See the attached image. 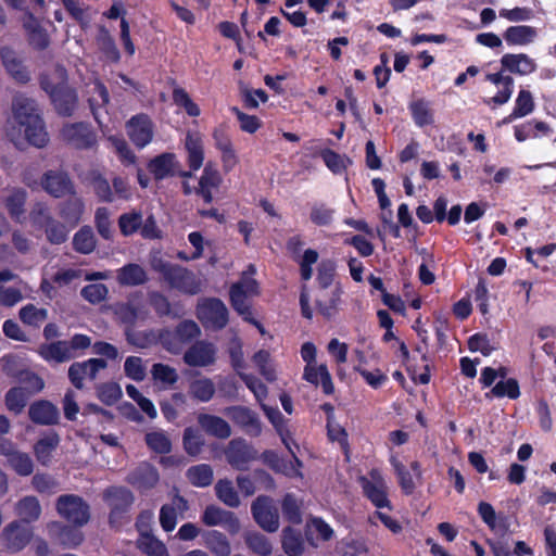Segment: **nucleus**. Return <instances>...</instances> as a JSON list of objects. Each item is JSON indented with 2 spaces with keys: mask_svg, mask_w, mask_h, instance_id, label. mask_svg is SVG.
I'll return each mask as SVG.
<instances>
[{
  "mask_svg": "<svg viewBox=\"0 0 556 556\" xmlns=\"http://www.w3.org/2000/svg\"><path fill=\"white\" fill-rule=\"evenodd\" d=\"M200 334L199 325L192 319H182L174 331L169 328L138 330L135 326L126 329L127 342L134 348H151L157 344L162 348H172L174 342L192 343L199 339Z\"/></svg>",
  "mask_w": 556,
  "mask_h": 556,
  "instance_id": "obj_1",
  "label": "nucleus"
},
{
  "mask_svg": "<svg viewBox=\"0 0 556 556\" xmlns=\"http://www.w3.org/2000/svg\"><path fill=\"white\" fill-rule=\"evenodd\" d=\"M14 125L10 132L11 140L20 150L34 144L35 104L31 98L16 94L12 103Z\"/></svg>",
  "mask_w": 556,
  "mask_h": 556,
  "instance_id": "obj_2",
  "label": "nucleus"
},
{
  "mask_svg": "<svg viewBox=\"0 0 556 556\" xmlns=\"http://www.w3.org/2000/svg\"><path fill=\"white\" fill-rule=\"evenodd\" d=\"M40 87L45 90L54 108V112L62 118H70L78 108L79 97L77 90L70 86L65 70H62L61 80L53 83L48 76L40 77Z\"/></svg>",
  "mask_w": 556,
  "mask_h": 556,
  "instance_id": "obj_3",
  "label": "nucleus"
},
{
  "mask_svg": "<svg viewBox=\"0 0 556 556\" xmlns=\"http://www.w3.org/2000/svg\"><path fill=\"white\" fill-rule=\"evenodd\" d=\"M260 293L258 281L243 276L229 288V302L243 320L256 326L260 332L264 333V326L254 317L251 303V299L258 296Z\"/></svg>",
  "mask_w": 556,
  "mask_h": 556,
  "instance_id": "obj_4",
  "label": "nucleus"
},
{
  "mask_svg": "<svg viewBox=\"0 0 556 556\" xmlns=\"http://www.w3.org/2000/svg\"><path fill=\"white\" fill-rule=\"evenodd\" d=\"M153 269L162 275L169 287L182 294L197 295L202 291L201 280L186 267L160 260L153 263Z\"/></svg>",
  "mask_w": 556,
  "mask_h": 556,
  "instance_id": "obj_5",
  "label": "nucleus"
},
{
  "mask_svg": "<svg viewBox=\"0 0 556 556\" xmlns=\"http://www.w3.org/2000/svg\"><path fill=\"white\" fill-rule=\"evenodd\" d=\"M61 140L75 150H93L99 146V136L90 123H66L60 129Z\"/></svg>",
  "mask_w": 556,
  "mask_h": 556,
  "instance_id": "obj_6",
  "label": "nucleus"
},
{
  "mask_svg": "<svg viewBox=\"0 0 556 556\" xmlns=\"http://www.w3.org/2000/svg\"><path fill=\"white\" fill-rule=\"evenodd\" d=\"M56 513L75 527H84L91 519L90 505L80 495H74V493L56 497Z\"/></svg>",
  "mask_w": 556,
  "mask_h": 556,
  "instance_id": "obj_7",
  "label": "nucleus"
},
{
  "mask_svg": "<svg viewBox=\"0 0 556 556\" xmlns=\"http://www.w3.org/2000/svg\"><path fill=\"white\" fill-rule=\"evenodd\" d=\"M195 315L205 329L220 331L228 323V309L218 298H206L199 301Z\"/></svg>",
  "mask_w": 556,
  "mask_h": 556,
  "instance_id": "obj_8",
  "label": "nucleus"
},
{
  "mask_svg": "<svg viewBox=\"0 0 556 556\" xmlns=\"http://www.w3.org/2000/svg\"><path fill=\"white\" fill-rule=\"evenodd\" d=\"M34 536V527L28 521L16 519L9 522L0 533L3 547L11 552L22 551Z\"/></svg>",
  "mask_w": 556,
  "mask_h": 556,
  "instance_id": "obj_9",
  "label": "nucleus"
},
{
  "mask_svg": "<svg viewBox=\"0 0 556 556\" xmlns=\"http://www.w3.org/2000/svg\"><path fill=\"white\" fill-rule=\"evenodd\" d=\"M227 464L236 470L245 471L256 460L258 451L243 438L231 439L224 450Z\"/></svg>",
  "mask_w": 556,
  "mask_h": 556,
  "instance_id": "obj_10",
  "label": "nucleus"
},
{
  "mask_svg": "<svg viewBox=\"0 0 556 556\" xmlns=\"http://www.w3.org/2000/svg\"><path fill=\"white\" fill-rule=\"evenodd\" d=\"M127 136L137 149L147 147L154 136V124L147 113L132 115L125 125Z\"/></svg>",
  "mask_w": 556,
  "mask_h": 556,
  "instance_id": "obj_11",
  "label": "nucleus"
},
{
  "mask_svg": "<svg viewBox=\"0 0 556 556\" xmlns=\"http://www.w3.org/2000/svg\"><path fill=\"white\" fill-rule=\"evenodd\" d=\"M389 463L396 476L397 483L405 496H410L417 488L416 480L422 479V467L417 460L412 462L409 469L395 456L389 458Z\"/></svg>",
  "mask_w": 556,
  "mask_h": 556,
  "instance_id": "obj_12",
  "label": "nucleus"
},
{
  "mask_svg": "<svg viewBox=\"0 0 556 556\" xmlns=\"http://www.w3.org/2000/svg\"><path fill=\"white\" fill-rule=\"evenodd\" d=\"M251 510L255 521L263 530L275 532L279 528V514L271 497L260 495L253 502Z\"/></svg>",
  "mask_w": 556,
  "mask_h": 556,
  "instance_id": "obj_13",
  "label": "nucleus"
},
{
  "mask_svg": "<svg viewBox=\"0 0 556 556\" xmlns=\"http://www.w3.org/2000/svg\"><path fill=\"white\" fill-rule=\"evenodd\" d=\"M227 414L231 421L248 435L260 437L262 434V421L252 408L241 405L231 406L228 408Z\"/></svg>",
  "mask_w": 556,
  "mask_h": 556,
  "instance_id": "obj_14",
  "label": "nucleus"
},
{
  "mask_svg": "<svg viewBox=\"0 0 556 556\" xmlns=\"http://www.w3.org/2000/svg\"><path fill=\"white\" fill-rule=\"evenodd\" d=\"M43 336L49 343L41 344L39 348H91V339L84 334H76L70 342L53 341L58 337V325L49 323L43 329ZM92 348H114L111 343L98 341Z\"/></svg>",
  "mask_w": 556,
  "mask_h": 556,
  "instance_id": "obj_15",
  "label": "nucleus"
},
{
  "mask_svg": "<svg viewBox=\"0 0 556 556\" xmlns=\"http://www.w3.org/2000/svg\"><path fill=\"white\" fill-rule=\"evenodd\" d=\"M80 528L60 521H53L48 526L51 540H55L64 548H76L84 542L85 535Z\"/></svg>",
  "mask_w": 556,
  "mask_h": 556,
  "instance_id": "obj_16",
  "label": "nucleus"
},
{
  "mask_svg": "<svg viewBox=\"0 0 556 556\" xmlns=\"http://www.w3.org/2000/svg\"><path fill=\"white\" fill-rule=\"evenodd\" d=\"M180 167L181 164L179 163L175 152H162L153 156L147 163L148 172L156 181L176 176L177 168Z\"/></svg>",
  "mask_w": 556,
  "mask_h": 556,
  "instance_id": "obj_17",
  "label": "nucleus"
},
{
  "mask_svg": "<svg viewBox=\"0 0 556 556\" xmlns=\"http://www.w3.org/2000/svg\"><path fill=\"white\" fill-rule=\"evenodd\" d=\"M201 520L208 527L223 526L230 534H236L240 530V522L236 514L229 510H224L215 505L206 506L201 516Z\"/></svg>",
  "mask_w": 556,
  "mask_h": 556,
  "instance_id": "obj_18",
  "label": "nucleus"
},
{
  "mask_svg": "<svg viewBox=\"0 0 556 556\" xmlns=\"http://www.w3.org/2000/svg\"><path fill=\"white\" fill-rule=\"evenodd\" d=\"M106 366L103 358H89L85 362H75L68 368V379L76 389H83L85 378L91 380Z\"/></svg>",
  "mask_w": 556,
  "mask_h": 556,
  "instance_id": "obj_19",
  "label": "nucleus"
},
{
  "mask_svg": "<svg viewBox=\"0 0 556 556\" xmlns=\"http://www.w3.org/2000/svg\"><path fill=\"white\" fill-rule=\"evenodd\" d=\"M43 189L56 198L75 194V186L67 173L49 170L41 178Z\"/></svg>",
  "mask_w": 556,
  "mask_h": 556,
  "instance_id": "obj_20",
  "label": "nucleus"
},
{
  "mask_svg": "<svg viewBox=\"0 0 556 556\" xmlns=\"http://www.w3.org/2000/svg\"><path fill=\"white\" fill-rule=\"evenodd\" d=\"M0 58L7 73L18 84L30 80V72L25 67L22 56L10 47L0 49Z\"/></svg>",
  "mask_w": 556,
  "mask_h": 556,
  "instance_id": "obj_21",
  "label": "nucleus"
},
{
  "mask_svg": "<svg viewBox=\"0 0 556 556\" xmlns=\"http://www.w3.org/2000/svg\"><path fill=\"white\" fill-rule=\"evenodd\" d=\"M159 480L157 469L147 462L139 464L126 478V481L139 492L154 488Z\"/></svg>",
  "mask_w": 556,
  "mask_h": 556,
  "instance_id": "obj_22",
  "label": "nucleus"
},
{
  "mask_svg": "<svg viewBox=\"0 0 556 556\" xmlns=\"http://www.w3.org/2000/svg\"><path fill=\"white\" fill-rule=\"evenodd\" d=\"M506 71L507 70H503L502 67L498 72H495L494 74H485V81H489L497 87H503L501 90L496 92L495 96L489 99H484V103L486 105H503L511 99V94L514 92V79L511 76L505 74Z\"/></svg>",
  "mask_w": 556,
  "mask_h": 556,
  "instance_id": "obj_23",
  "label": "nucleus"
},
{
  "mask_svg": "<svg viewBox=\"0 0 556 556\" xmlns=\"http://www.w3.org/2000/svg\"><path fill=\"white\" fill-rule=\"evenodd\" d=\"M359 483L364 496L378 509H391V503L388 498V489L386 488L384 480L379 477L378 480L371 481L366 477L359 478Z\"/></svg>",
  "mask_w": 556,
  "mask_h": 556,
  "instance_id": "obj_24",
  "label": "nucleus"
},
{
  "mask_svg": "<svg viewBox=\"0 0 556 556\" xmlns=\"http://www.w3.org/2000/svg\"><path fill=\"white\" fill-rule=\"evenodd\" d=\"M260 458L264 465L276 473H281L289 478L303 477L301 472L302 467H298L293 458L292 460H287L280 457L274 450H264Z\"/></svg>",
  "mask_w": 556,
  "mask_h": 556,
  "instance_id": "obj_25",
  "label": "nucleus"
},
{
  "mask_svg": "<svg viewBox=\"0 0 556 556\" xmlns=\"http://www.w3.org/2000/svg\"><path fill=\"white\" fill-rule=\"evenodd\" d=\"M503 70L514 75H531L536 71V62L526 53H506L501 59Z\"/></svg>",
  "mask_w": 556,
  "mask_h": 556,
  "instance_id": "obj_26",
  "label": "nucleus"
},
{
  "mask_svg": "<svg viewBox=\"0 0 556 556\" xmlns=\"http://www.w3.org/2000/svg\"><path fill=\"white\" fill-rule=\"evenodd\" d=\"M187 152V164L191 170H199L204 162V144L199 132L188 131L184 143Z\"/></svg>",
  "mask_w": 556,
  "mask_h": 556,
  "instance_id": "obj_27",
  "label": "nucleus"
},
{
  "mask_svg": "<svg viewBox=\"0 0 556 556\" xmlns=\"http://www.w3.org/2000/svg\"><path fill=\"white\" fill-rule=\"evenodd\" d=\"M315 533L318 540L328 542V540L333 536L334 531L321 517H311L306 520L304 526V539L312 546H316L314 542Z\"/></svg>",
  "mask_w": 556,
  "mask_h": 556,
  "instance_id": "obj_28",
  "label": "nucleus"
},
{
  "mask_svg": "<svg viewBox=\"0 0 556 556\" xmlns=\"http://www.w3.org/2000/svg\"><path fill=\"white\" fill-rule=\"evenodd\" d=\"M198 424L207 434L218 439H227L231 434L228 422L222 417L210 415V413H200Z\"/></svg>",
  "mask_w": 556,
  "mask_h": 556,
  "instance_id": "obj_29",
  "label": "nucleus"
},
{
  "mask_svg": "<svg viewBox=\"0 0 556 556\" xmlns=\"http://www.w3.org/2000/svg\"><path fill=\"white\" fill-rule=\"evenodd\" d=\"M281 545L288 556H302L305 551V539H303L302 531L291 526L283 528Z\"/></svg>",
  "mask_w": 556,
  "mask_h": 556,
  "instance_id": "obj_30",
  "label": "nucleus"
},
{
  "mask_svg": "<svg viewBox=\"0 0 556 556\" xmlns=\"http://www.w3.org/2000/svg\"><path fill=\"white\" fill-rule=\"evenodd\" d=\"M104 498H109L110 508H118L122 511L129 513L134 503V493L125 486H111L104 491Z\"/></svg>",
  "mask_w": 556,
  "mask_h": 556,
  "instance_id": "obj_31",
  "label": "nucleus"
},
{
  "mask_svg": "<svg viewBox=\"0 0 556 556\" xmlns=\"http://www.w3.org/2000/svg\"><path fill=\"white\" fill-rule=\"evenodd\" d=\"M536 37V30L530 25H511L504 33V39L508 46H526Z\"/></svg>",
  "mask_w": 556,
  "mask_h": 556,
  "instance_id": "obj_32",
  "label": "nucleus"
},
{
  "mask_svg": "<svg viewBox=\"0 0 556 556\" xmlns=\"http://www.w3.org/2000/svg\"><path fill=\"white\" fill-rule=\"evenodd\" d=\"M551 126L545 122L529 121L527 123L514 126V137L518 142H523L530 138L548 136Z\"/></svg>",
  "mask_w": 556,
  "mask_h": 556,
  "instance_id": "obj_33",
  "label": "nucleus"
},
{
  "mask_svg": "<svg viewBox=\"0 0 556 556\" xmlns=\"http://www.w3.org/2000/svg\"><path fill=\"white\" fill-rule=\"evenodd\" d=\"M74 251L88 255L97 248V238L91 226L85 225L75 232L72 241Z\"/></svg>",
  "mask_w": 556,
  "mask_h": 556,
  "instance_id": "obj_34",
  "label": "nucleus"
},
{
  "mask_svg": "<svg viewBox=\"0 0 556 556\" xmlns=\"http://www.w3.org/2000/svg\"><path fill=\"white\" fill-rule=\"evenodd\" d=\"M116 279L119 286H142L147 281V274L139 264L129 263L117 270Z\"/></svg>",
  "mask_w": 556,
  "mask_h": 556,
  "instance_id": "obj_35",
  "label": "nucleus"
},
{
  "mask_svg": "<svg viewBox=\"0 0 556 556\" xmlns=\"http://www.w3.org/2000/svg\"><path fill=\"white\" fill-rule=\"evenodd\" d=\"M85 204L79 197H70L60 205V217L71 226H76L84 214Z\"/></svg>",
  "mask_w": 556,
  "mask_h": 556,
  "instance_id": "obj_36",
  "label": "nucleus"
},
{
  "mask_svg": "<svg viewBox=\"0 0 556 556\" xmlns=\"http://www.w3.org/2000/svg\"><path fill=\"white\" fill-rule=\"evenodd\" d=\"M98 48L106 61L111 63H118L121 61V53L116 47V43L109 33V29L104 26H100L98 30Z\"/></svg>",
  "mask_w": 556,
  "mask_h": 556,
  "instance_id": "obj_37",
  "label": "nucleus"
},
{
  "mask_svg": "<svg viewBox=\"0 0 556 556\" xmlns=\"http://www.w3.org/2000/svg\"><path fill=\"white\" fill-rule=\"evenodd\" d=\"M186 478L192 485L205 488L212 484L214 471L207 464L194 465L187 469Z\"/></svg>",
  "mask_w": 556,
  "mask_h": 556,
  "instance_id": "obj_38",
  "label": "nucleus"
},
{
  "mask_svg": "<svg viewBox=\"0 0 556 556\" xmlns=\"http://www.w3.org/2000/svg\"><path fill=\"white\" fill-rule=\"evenodd\" d=\"M484 396L486 399L508 397L510 400H516L520 396L519 383L514 378L501 380L495 383L489 392H485Z\"/></svg>",
  "mask_w": 556,
  "mask_h": 556,
  "instance_id": "obj_39",
  "label": "nucleus"
},
{
  "mask_svg": "<svg viewBox=\"0 0 556 556\" xmlns=\"http://www.w3.org/2000/svg\"><path fill=\"white\" fill-rule=\"evenodd\" d=\"M205 546L216 556H229L230 544L223 532L218 530H210L204 533Z\"/></svg>",
  "mask_w": 556,
  "mask_h": 556,
  "instance_id": "obj_40",
  "label": "nucleus"
},
{
  "mask_svg": "<svg viewBox=\"0 0 556 556\" xmlns=\"http://www.w3.org/2000/svg\"><path fill=\"white\" fill-rule=\"evenodd\" d=\"M281 511L287 521L292 525L303 522L302 506L293 493H286L281 502Z\"/></svg>",
  "mask_w": 556,
  "mask_h": 556,
  "instance_id": "obj_41",
  "label": "nucleus"
},
{
  "mask_svg": "<svg viewBox=\"0 0 556 556\" xmlns=\"http://www.w3.org/2000/svg\"><path fill=\"white\" fill-rule=\"evenodd\" d=\"M216 496L219 502L230 508H237L240 505V497L232 482L228 479H219L215 485Z\"/></svg>",
  "mask_w": 556,
  "mask_h": 556,
  "instance_id": "obj_42",
  "label": "nucleus"
},
{
  "mask_svg": "<svg viewBox=\"0 0 556 556\" xmlns=\"http://www.w3.org/2000/svg\"><path fill=\"white\" fill-rule=\"evenodd\" d=\"M60 422V410L48 400H37V425L54 426Z\"/></svg>",
  "mask_w": 556,
  "mask_h": 556,
  "instance_id": "obj_43",
  "label": "nucleus"
},
{
  "mask_svg": "<svg viewBox=\"0 0 556 556\" xmlns=\"http://www.w3.org/2000/svg\"><path fill=\"white\" fill-rule=\"evenodd\" d=\"M337 263L331 258H325L317 265L316 282L320 290H327L336 278Z\"/></svg>",
  "mask_w": 556,
  "mask_h": 556,
  "instance_id": "obj_44",
  "label": "nucleus"
},
{
  "mask_svg": "<svg viewBox=\"0 0 556 556\" xmlns=\"http://www.w3.org/2000/svg\"><path fill=\"white\" fill-rule=\"evenodd\" d=\"M137 548L147 556H169L166 545L154 534L137 539Z\"/></svg>",
  "mask_w": 556,
  "mask_h": 556,
  "instance_id": "obj_45",
  "label": "nucleus"
},
{
  "mask_svg": "<svg viewBox=\"0 0 556 556\" xmlns=\"http://www.w3.org/2000/svg\"><path fill=\"white\" fill-rule=\"evenodd\" d=\"M2 370L12 377H16L21 381H28L34 376L25 365L14 355H8L1 361Z\"/></svg>",
  "mask_w": 556,
  "mask_h": 556,
  "instance_id": "obj_46",
  "label": "nucleus"
},
{
  "mask_svg": "<svg viewBox=\"0 0 556 556\" xmlns=\"http://www.w3.org/2000/svg\"><path fill=\"white\" fill-rule=\"evenodd\" d=\"M409 111L417 126L426 127L433 124V114L427 100L418 99L413 101L409 104Z\"/></svg>",
  "mask_w": 556,
  "mask_h": 556,
  "instance_id": "obj_47",
  "label": "nucleus"
},
{
  "mask_svg": "<svg viewBox=\"0 0 556 556\" xmlns=\"http://www.w3.org/2000/svg\"><path fill=\"white\" fill-rule=\"evenodd\" d=\"M204 438L199 430L192 427H187L182 432V447L187 455L195 457L200 455L202 447L204 446Z\"/></svg>",
  "mask_w": 556,
  "mask_h": 556,
  "instance_id": "obj_48",
  "label": "nucleus"
},
{
  "mask_svg": "<svg viewBox=\"0 0 556 556\" xmlns=\"http://www.w3.org/2000/svg\"><path fill=\"white\" fill-rule=\"evenodd\" d=\"M93 93L98 97L88 99L89 108L96 121L99 122V110L105 108L110 102V94L105 85L98 78L93 81Z\"/></svg>",
  "mask_w": 556,
  "mask_h": 556,
  "instance_id": "obj_49",
  "label": "nucleus"
},
{
  "mask_svg": "<svg viewBox=\"0 0 556 556\" xmlns=\"http://www.w3.org/2000/svg\"><path fill=\"white\" fill-rule=\"evenodd\" d=\"M26 202V192L22 189L12 190L10 195L5 199V206L11 215L16 222H22L24 219V205Z\"/></svg>",
  "mask_w": 556,
  "mask_h": 556,
  "instance_id": "obj_50",
  "label": "nucleus"
},
{
  "mask_svg": "<svg viewBox=\"0 0 556 556\" xmlns=\"http://www.w3.org/2000/svg\"><path fill=\"white\" fill-rule=\"evenodd\" d=\"M215 384L214 382L208 379H199L194 380L189 386V393L190 395L201 402H208L213 399L215 394Z\"/></svg>",
  "mask_w": 556,
  "mask_h": 556,
  "instance_id": "obj_51",
  "label": "nucleus"
},
{
  "mask_svg": "<svg viewBox=\"0 0 556 556\" xmlns=\"http://www.w3.org/2000/svg\"><path fill=\"white\" fill-rule=\"evenodd\" d=\"M144 441L147 446L159 455H167L173 447L170 439L162 431L148 432Z\"/></svg>",
  "mask_w": 556,
  "mask_h": 556,
  "instance_id": "obj_52",
  "label": "nucleus"
},
{
  "mask_svg": "<svg viewBox=\"0 0 556 556\" xmlns=\"http://www.w3.org/2000/svg\"><path fill=\"white\" fill-rule=\"evenodd\" d=\"M14 9L21 10L23 15L21 16V21L23 23L24 29L27 31L29 36V40L33 39L35 35V20L33 14L29 12V8L35 3V0H5Z\"/></svg>",
  "mask_w": 556,
  "mask_h": 556,
  "instance_id": "obj_53",
  "label": "nucleus"
},
{
  "mask_svg": "<svg viewBox=\"0 0 556 556\" xmlns=\"http://www.w3.org/2000/svg\"><path fill=\"white\" fill-rule=\"evenodd\" d=\"M217 350H186L182 359L190 366H207L216 361Z\"/></svg>",
  "mask_w": 556,
  "mask_h": 556,
  "instance_id": "obj_54",
  "label": "nucleus"
},
{
  "mask_svg": "<svg viewBox=\"0 0 556 556\" xmlns=\"http://www.w3.org/2000/svg\"><path fill=\"white\" fill-rule=\"evenodd\" d=\"M91 186L100 203H113L114 193L109 180L101 173H96L91 177Z\"/></svg>",
  "mask_w": 556,
  "mask_h": 556,
  "instance_id": "obj_55",
  "label": "nucleus"
},
{
  "mask_svg": "<svg viewBox=\"0 0 556 556\" xmlns=\"http://www.w3.org/2000/svg\"><path fill=\"white\" fill-rule=\"evenodd\" d=\"M142 226V213L131 212L124 213L118 217V227L123 236H131L140 230Z\"/></svg>",
  "mask_w": 556,
  "mask_h": 556,
  "instance_id": "obj_56",
  "label": "nucleus"
},
{
  "mask_svg": "<svg viewBox=\"0 0 556 556\" xmlns=\"http://www.w3.org/2000/svg\"><path fill=\"white\" fill-rule=\"evenodd\" d=\"M28 390L26 388L17 387L10 389L5 394V404L9 410L21 413L26 406Z\"/></svg>",
  "mask_w": 556,
  "mask_h": 556,
  "instance_id": "obj_57",
  "label": "nucleus"
},
{
  "mask_svg": "<svg viewBox=\"0 0 556 556\" xmlns=\"http://www.w3.org/2000/svg\"><path fill=\"white\" fill-rule=\"evenodd\" d=\"M148 304L159 317L176 316L173 314L172 304L163 293L153 291L148 294Z\"/></svg>",
  "mask_w": 556,
  "mask_h": 556,
  "instance_id": "obj_58",
  "label": "nucleus"
},
{
  "mask_svg": "<svg viewBox=\"0 0 556 556\" xmlns=\"http://www.w3.org/2000/svg\"><path fill=\"white\" fill-rule=\"evenodd\" d=\"M173 100L174 103L182 108L189 116H193L195 118V116L200 115L201 110L199 105L193 102L188 92L181 87H176L173 90Z\"/></svg>",
  "mask_w": 556,
  "mask_h": 556,
  "instance_id": "obj_59",
  "label": "nucleus"
},
{
  "mask_svg": "<svg viewBox=\"0 0 556 556\" xmlns=\"http://www.w3.org/2000/svg\"><path fill=\"white\" fill-rule=\"evenodd\" d=\"M253 362L256 364L265 380L269 382L276 380V371L271 364L268 350H258L253 356Z\"/></svg>",
  "mask_w": 556,
  "mask_h": 556,
  "instance_id": "obj_60",
  "label": "nucleus"
},
{
  "mask_svg": "<svg viewBox=\"0 0 556 556\" xmlns=\"http://www.w3.org/2000/svg\"><path fill=\"white\" fill-rule=\"evenodd\" d=\"M96 394L105 405L115 404L123 395L121 387L115 382H105L98 386Z\"/></svg>",
  "mask_w": 556,
  "mask_h": 556,
  "instance_id": "obj_61",
  "label": "nucleus"
},
{
  "mask_svg": "<svg viewBox=\"0 0 556 556\" xmlns=\"http://www.w3.org/2000/svg\"><path fill=\"white\" fill-rule=\"evenodd\" d=\"M245 543L257 555L267 556L271 553V544L263 533H249L245 538Z\"/></svg>",
  "mask_w": 556,
  "mask_h": 556,
  "instance_id": "obj_62",
  "label": "nucleus"
},
{
  "mask_svg": "<svg viewBox=\"0 0 556 556\" xmlns=\"http://www.w3.org/2000/svg\"><path fill=\"white\" fill-rule=\"evenodd\" d=\"M96 230L100 233V237L105 240L113 238L112 223L110 220V213L106 207H98L96 210Z\"/></svg>",
  "mask_w": 556,
  "mask_h": 556,
  "instance_id": "obj_63",
  "label": "nucleus"
},
{
  "mask_svg": "<svg viewBox=\"0 0 556 556\" xmlns=\"http://www.w3.org/2000/svg\"><path fill=\"white\" fill-rule=\"evenodd\" d=\"M8 463L20 476H29L33 472V460L27 453L15 451Z\"/></svg>",
  "mask_w": 556,
  "mask_h": 556,
  "instance_id": "obj_64",
  "label": "nucleus"
}]
</instances>
